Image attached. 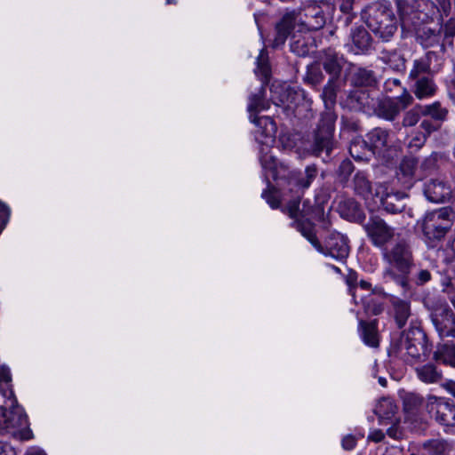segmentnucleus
Masks as SVG:
<instances>
[{"mask_svg": "<svg viewBox=\"0 0 455 455\" xmlns=\"http://www.w3.org/2000/svg\"><path fill=\"white\" fill-rule=\"evenodd\" d=\"M353 185L355 193L363 199H368L371 195V183L365 172H357L354 177Z\"/></svg>", "mask_w": 455, "mask_h": 455, "instance_id": "obj_28", "label": "nucleus"}, {"mask_svg": "<svg viewBox=\"0 0 455 455\" xmlns=\"http://www.w3.org/2000/svg\"><path fill=\"white\" fill-rule=\"evenodd\" d=\"M323 68L330 75L329 79L339 80L342 66L336 54L327 55L323 60Z\"/></svg>", "mask_w": 455, "mask_h": 455, "instance_id": "obj_33", "label": "nucleus"}, {"mask_svg": "<svg viewBox=\"0 0 455 455\" xmlns=\"http://www.w3.org/2000/svg\"><path fill=\"white\" fill-rule=\"evenodd\" d=\"M351 39V51L355 54H366L372 47V37L363 27H358L352 31Z\"/></svg>", "mask_w": 455, "mask_h": 455, "instance_id": "obj_18", "label": "nucleus"}, {"mask_svg": "<svg viewBox=\"0 0 455 455\" xmlns=\"http://www.w3.org/2000/svg\"><path fill=\"white\" fill-rule=\"evenodd\" d=\"M420 227L426 242L435 247L452 227V211L443 207L427 212Z\"/></svg>", "mask_w": 455, "mask_h": 455, "instance_id": "obj_6", "label": "nucleus"}, {"mask_svg": "<svg viewBox=\"0 0 455 455\" xmlns=\"http://www.w3.org/2000/svg\"><path fill=\"white\" fill-rule=\"evenodd\" d=\"M381 54V60L386 64L389 65L393 69L403 70L405 68L404 59L395 51H383Z\"/></svg>", "mask_w": 455, "mask_h": 455, "instance_id": "obj_37", "label": "nucleus"}, {"mask_svg": "<svg viewBox=\"0 0 455 455\" xmlns=\"http://www.w3.org/2000/svg\"><path fill=\"white\" fill-rule=\"evenodd\" d=\"M392 307V315L398 328H403L410 317H411L410 302L395 296L389 299Z\"/></svg>", "mask_w": 455, "mask_h": 455, "instance_id": "obj_20", "label": "nucleus"}, {"mask_svg": "<svg viewBox=\"0 0 455 455\" xmlns=\"http://www.w3.org/2000/svg\"><path fill=\"white\" fill-rule=\"evenodd\" d=\"M343 205L348 207L350 210L355 212L358 209L357 203L353 199H347L343 202Z\"/></svg>", "mask_w": 455, "mask_h": 455, "instance_id": "obj_62", "label": "nucleus"}, {"mask_svg": "<svg viewBox=\"0 0 455 455\" xmlns=\"http://www.w3.org/2000/svg\"><path fill=\"white\" fill-rule=\"evenodd\" d=\"M443 291L444 292H448L449 293L451 291V290H452V284H451L450 279L444 280L443 282Z\"/></svg>", "mask_w": 455, "mask_h": 455, "instance_id": "obj_63", "label": "nucleus"}, {"mask_svg": "<svg viewBox=\"0 0 455 455\" xmlns=\"http://www.w3.org/2000/svg\"><path fill=\"white\" fill-rule=\"evenodd\" d=\"M25 455H46V453L39 449H31L28 451Z\"/></svg>", "mask_w": 455, "mask_h": 455, "instance_id": "obj_64", "label": "nucleus"}, {"mask_svg": "<svg viewBox=\"0 0 455 455\" xmlns=\"http://www.w3.org/2000/svg\"><path fill=\"white\" fill-rule=\"evenodd\" d=\"M434 359L436 362L455 367V343L438 344L436 351L434 353Z\"/></svg>", "mask_w": 455, "mask_h": 455, "instance_id": "obj_24", "label": "nucleus"}, {"mask_svg": "<svg viewBox=\"0 0 455 455\" xmlns=\"http://www.w3.org/2000/svg\"><path fill=\"white\" fill-rule=\"evenodd\" d=\"M412 101L413 98L407 90H403V94L395 97L383 96L379 93L376 103V109L373 111L372 116L386 121L394 122Z\"/></svg>", "mask_w": 455, "mask_h": 455, "instance_id": "obj_7", "label": "nucleus"}, {"mask_svg": "<svg viewBox=\"0 0 455 455\" xmlns=\"http://www.w3.org/2000/svg\"><path fill=\"white\" fill-rule=\"evenodd\" d=\"M262 83L257 92L252 93L249 98L248 111L251 121L259 127H265L264 132L267 136L273 137L275 132V124L268 116H257L259 111L268 108L269 103L265 99L266 89Z\"/></svg>", "mask_w": 455, "mask_h": 455, "instance_id": "obj_9", "label": "nucleus"}, {"mask_svg": "<svg viewBox=\"0 0 455 455\" xmlns=\"http://www.w3.org/2000/svg\"><path fill=\"white\" fill-rule=\"evenodd\" d=\"M347 284L349 286V291L354 296L353 289L355 288L357 283V274L355 272L350 271L349 274L346 277Z\"/></svg>", "mask_w": 455, "mask_h": 455, "instance_id": "obj_56", "label": "nucleus"}, {"mask_svg": "<svg viewBox=\"0 0 455 455\" xmlns=\"http://www.w3.org/2000/svg\"><path fill=\"white\" fill-rule=\"evenodd\" d=\"M420 127L424 130L423 135H427L428 137L430 133L434 131H436L439 127V125H435L431 121L428 120H423L420 124Z\"/></svg>", "mask_w": 455, "mask_h": 455, "instance_id": "obj_54", "label": "nucleus"}, {"mask_svg": "<svg viewBox=\"0 0 455 455\" xmlns=\"http://www.w3.org/2000/svg\"><path fill=\"white\" fill-rule=\"evenodd\" d=\"M385 438V434L380 429H374L371 431L369 434L367 439L368 441L373 442V443H380Z\"/></svg>", "mask_w": 455, "mask_h": 455, "instance_id": "obj_55", "label": "nucleus"}, {"mask_svg": "<svg viewBox=\"0 0 455 455\" xmlns=\"http://www.w3.org/2000/svg\"><path fill=\"white\" fill-rule=\"evenodd\" d=\"M427 411L440 426L446 428L455 427V403L453 401L430 396L427 403Z\"/></svg>", "mask_w": 455, "mask_h": 455, "instance_id": "obj_10", "label": "nucleus"}, {"mask_svg": "<svg viewBox=\"0 0 455 455\" xmlns=\"http://www.w3.org/2000/svg\"><path fill=\"white\" fill-rule=\"evenodd\" d=\"M392 349L395 356L409 363L427 358L431 352L426 333L418 321L413 319L410 322V328L402 333Z\"/></svg>", "mask_w": 455, "mask_h": 455, "instance_id": "obj_3", "label": "nucleus"}, {"mask_svg": "<svg viewBox=\"0 0 455 455\" xmlns=\"http://www.w3.org/2000/svg\"><path fill=\"white\" fill-rule=\"evenodd\" d=\"M403 90H407L402 85L399 78H387L383 84V92L386 94H403Z\"/></svg>", "mask_w": 455, "mask_h": 455, "instance_id": "obj_43", "label": "nucleus"}, {"mask_svg": "<svg viewBox=\"0 0 455 455\" xmlns=\"http://www.w3.org/2000/svg\"><path fill=\"white\" fill-rule=\"evenodd\" d=\"M337 115L334 111H323L313 132L312 140L306 150L310 155L320 157L324 154L323 162H328L335 147L334 129Z\"/></svg>", "mask_w": 455, "mask_h": 455, "instance_id": "obj_5", "label": "nucleus"}, {"mask_svg": "<svg viewBox=\"0 0 455 455\" xmlns=\"http://www.w3.org/2000/svg\"><path fill=\"white\" fill-rule=\"evenodd\" d=\"M431 275L428 270L422 269L418 274V281L419 284H423L430 280Z\"/></svg>", "mask_w": 455, "mask_h": 455, "instance_id": "obj_58", "label": "nucleus"}, {"mask_svg": "<svg viewBox=\"0 0 455 455\" xmlns=\"http://www.w3.org/2000/svg\"><path fill=\"white\" fill-rule=\"evenodd\" d=\"M398 423L391 424L392 426L387 430V434L388 436L397 439L400 435V432L398 431V428L396 427Z\"/></svg>", "mask_w": 455, "mask_h": 455, "instance_id": "obj_60", "label": "nucleus"}, {"mask_svg": "<svg viewBox=\"0 0 455 455\" xmlns=\"http://www.w3.org/2000/svg\"><path fill=\"white\" fill-rule=\"evenodd\" d=\"M255 73L261 76V80L263 84H267L268 82V78L270 76V66L268 63V57L267 52L262 49L257 58V67L255 69Z\"/></svg>", "mask_w": 455, "mask_h": 455, "instance_id": "obj_36", "label": "nucleus"}, {"mask_svg": "<svg viewBox=\"0 0 455 455\" xmlns=\"http://www.w3.org/2000/svg\"><path fill=\"white\" fill-rule=\"evenodd\" d=\"M363 228L371 243L381 250L395 237V228L379 216H371Z\"/></svg>", "mask_w": 455, "mask_h": 455, "instance_id": "obj_12", "label": "nucleus"}, {"mask_svg": "<svg viewBox=\"0 0 455 455\" xmlns=\"http://www.w3.org/2000/svg\"><path fill=\"white\" fill-rule=\"evenodd\" d=\"M299 200L294 199L288 203L283 212L287 213L290 218L297 219L299 215Z\"/></svg>", "mask_w": 455, "mask_h": 455, "instance_id": "obj_49", "label": "nucleus"}, {"mask_svg": "<svg viewBox=\"0 0 455 455\" xmlns=\"http://www.w3.org/2000/svg\"><path fill=\"white\" fill-rule=\"evenodd\" d=\"M301 97V93L299 92H296L293 89H286L283 93L281 95L280 102L282 104L286 105V108H292V105L296 104L297 100Z\"/></svg>", "mask_w": 455, "mask_h": 455, "instance_id": "obj_46", "label": "nucleus"}, {"mask_svg": "<svg viewBox=\"0 0 455 455\" xmlns=\"http://www.w3.org/2000/svg\"><path fill=\"white\" fill-rule=\"evenodd\" d=\"M383 261L387 267L383 270L386 283L394 282L405 292L408 290V275L413 266V254L409 243L399 239L395 244L381 250Z\"/></svg>", "mask_w": 455, "mask_h": 455, "instance_id": "obj_2", "label": "nucleus"}, {"mask_svg": "<svg viewBox=\"0 0 455 455\" xmlns=\"http://www.w3.org/2000/svg\"><path fill=\"white\" fill-rule=\"evenodd\" d=\"M326 19L322 7L316 3L305 6L302 10L287 11L275 25L274 47L284 44L291 30L298 26L299 32L313 31L322 28Z\"/></svg>", "mask_w": 455, "mask_h": 455, "instance_id": "obj_1", "label": "nucleus"}, {"mask_svg": "<svg viewBox=\"0 0 455 455\" xmlns=\"http://www.w3.org/2000/svg\"><path fill=\"white\" fill-rule=\"evenodd\" d=\"M340 89V81L338 79H329L322 90L320 97L323 101L325 111H333L336 104L338 92Z\"/></svg>", "mask_w": 455, "mask_h": 455, "instance_id": "obj_22", "label": "nucleus"}, {"mask_svg": "<svg viewBox=\"0 0 455 455\" xmlns=\"http://www.w3.org/2000/svg\"><path fill=\"white\" fill-rule=\"evenodd\" d=\"M318 251L339 261H344L349 254L348 240L339 232H331L322 244V250Z\"/></svg>", "mask_w": 455, "mask_h": 455, "instance_id": "obj_14", "label": "nucleus"}, {"mask_svg": "<svg viewBox=\"0 0 455 455\" xmlns=\"http://www.w3.org/2000/svg\"><path fill=\"white\" fill-rule=\"evenodd\" d=\"M427 138V135H423L422 133L416 135L409 142V148H420L425 144Z\"/></svg>", "mask_w": 455, "mask_h": 455, "instance_id": "obj_52", "label": "nucleus"}, {"mask_svg": "<svg viewBox=\"0 0 455 455\" xmlns=\"http://www.w3.org/2000/svg\"><path fill=\"white\" fill-rule=\"evenodd\" d=\"M422 449L427 455H446L451 451V444L444 439H431L422 443Z\"/></svg>", "mask_w": 455, "mask_h": 455, "instance_id": "obj_29", "label": "nucleus"}, {"mask_svg": "<svg viewBox=\"0 0 455 455\" xmlns=\"http://www.w3.org/2000/svg\"><path fill=\"white\" fill-rule=\"evenodd\" d=\"M423 192L428 201L440 204L451 198L452 188L443 180L431 179L424 184Z\"/></svg>", "mask_w": 455, "mask_h": 455, "instance_id": "obj_15", "label": "nucleus"}, {"mask_svg": "<svg viewBox=\"0 0 455 455\" xmlns=\"http://www.w3.org/2000/svg\"><path fill=\"white\" fill-rule=\"evenodd\" d=\"M340 11L345 13H349V12L352 10V4L354 0H340Z\"/></svg>", "mask_w": 455, "mask_h": 455, "instance_id": "obj_59", "label": "nucleus"}, {"mask_svg": "<svg viewBox=\"0 0 455 455\" xmlns=\"http://www.w3.org/2000/svg\"><path fill=\"white\" fill-rule=\"evenodd\" d=\"M418 378L425 383H437L442 379V372L432 363L416 368Z\"/></svg>", "mask_w": 455, "mask_h": 455, "instance_id": "obj_30", "label": "nucleus"}, {"mask_svg": "<svg viewBox=\"0 0 455 455\" xmlns=\"http://www.w3.org/2000/svg\"><path fill=\"white\" fill-rule=\"evenodd\" d=\"M363 18L371 32L383 42L390 41L397 31L398 20L389 1L370 4L363 10Z\"/></svg>", "mask_w": 455, "mask_h": 455, "instance_id": "obj_4", "label": "nucleus"}, {"mask_svg": "<svg viewBox=\"0 0 455 455\" xmlns=\"http://www.w3.org/2000/svg\"><path fill=\"white\" fill-rule=\"evenodd\" d=\"M430 318L440 339L455 338V314L447 304L435 305Z\"/></svg>", "mask_w": 455, "mask_h": 455, "instance_id": "obj_11", "label": "nucleus"}, {"mask_svg": "<svg viewBox=\"0 0 455 455\" xmlns=\"http://www.w3.org/2000/svg\"><path fill=\"white\" fill-rule=\"evenodd\" d=\"M379 93L378 89L356 88L348 92L343 105L352 111L372 116Z\"/></svg>", "mask_w": 455, "mask_h": 455, "instance_id": "obj_8", "label": "nucleus"}, {"mask_svg": "<svg viewBox=\"0 0 455 455\" xmlns=\"http://www.w3.org/2000/svg\"><path fill=\"white\" fill-rule=\"evenodd\" d=\"M374 413L382 425L399 423V419L396 417L397 406L391 398L379 399L374 409Z\"/></svg>", "mask_w": 455, "mask_h": 455, "instance_id": "obj_16", "label": "nucleus"}, {"mask_svg": "<svg viewBox=\"0 0 455 455\" xmlns=\"http://www.w3.org/2000/svg\"><path fill=\"white\" fill-rule=\"evenodd\" d=\"M355 171V166L349 159H344L339 165L336 175L338 180L342 184H347L349 180L350 175Z\"/></svg>", "mask_w": 455, "mask_h": 455, "instance_id": "obj_39", "label": "nucleus"}, {"mask_svg": "<svg viewBox=\"0 0 455 455\" xmlns=\"http://www.w3.org/2000/svg\"><path fill=\"white\" fill-rule=\"evenodd\" d=\"M430 66L427 60H415L413 62V68L410 71L409 77L417 81L418 78H420L422 76H428Z\"/></svg>", "mask_w": 455, "mask_h": 455, "instance_id": "obj_38", "label": "nucleus"}, {"mask_svg": "<svg viewBox=\"0 0 455 455\" xmlns=\"http://www.w3.org/2000/svg\"><path fill=\"white\" fill-rule=\"evenodd\" d=\"M359 331L362 339L367 346L371 347H379V339L376 320L369 323L361 320L359 322Z\"/></svg>", "mask_w": 455, "mask_h": 455, "instance_id": "obj_23", "label": "nucleus"}, {"mask_svg": "<svg viewBox=\"0 0 455 455\" xmlns=\"http://www.w3.org/2000/svg\"><path fill=\"white\" fill-rule=\"evenodd\" d=\"M420 115V106L418 105L405 113L403 119V125L405 127L415 125L419 122Z\"/></svg>", "mask_w": 455, "mask_h": 455, "instance_id": "obj_47", "label": "nucleus"}, {"mask_svg": "<svg viewBox=\"0 0 455 455\" xmlns=\"http://www.w3.org/2000/svg\"><path fill=\"white\" fill-rule=\"evenodd\" d=\"M273 160L274 157L272 156H267V154L260 156V163L263 168H271Z\"/></svg>", "mask_w": 455, "mask_h": 455, "instance_id": "obj_61", "label": "nucleus"}, {"mask_svg": "<svg viewBox=\"0 0 455 455\" xmlns=\"http://www.w3.org/2000/svg\"><path fill=\"white\" fill-rule=\"evenodd\" d=\"M350 156L357 161H368L373 155L372 149L369 148L367 141L363 139L354 140L349 146Z\"/></svg>", "mask_w": 455, "mask_h": 455, "instance_id": "obj_27", "label": "nucleus"}, {"mask_svg": "<svg viewBox=\"0 0 455 455\" xmlns=\"http://www.w3.org/2000/svg\"><path fill=\"white\" fill-rule=\"evenodd\" d=\"M291 50L298 56H306L309 53V45L305 37L293 34L291 38Z\"/></svg>", "mask_w": 455, "mask_h": 455, "instance_id": "obj_40", "label": "nucleus"}, {"mask_svg": "<svg viewBox=\"0 0 455 455\" xmlns=\"http://www.w3.org/2000/svg\"><path fill=\"white\" fill-rule=\"evenodd\" d=\"M388 138V131L380 127L374 128L367 134V143L373 155L376 149H381L387 145Z\"/></svg>", "mask_w": 455, "mask_h": 455, "instance_id": "obj_26", "label": "nucleus"}, {"mask_svg": "<svg viewBox=\"0 0 455 455\" xmlns=\"http://www.w3.org/2000/svg\"><path fill=\"white\" fill-rule=\"evenodd\" d=\"M323 80L324 75L319 66L313 65L307 68L305 76L306 83L315 87L321 84L323 82Z\"/></svg>", "mask_w": 455, "mask_h": 455, "instance_id": "obj_41", "label": "nucleus"}, {"mask_svg": "<svg viewBox=\"0 0 455 455\" xmlns=\"http://www.w3.org/2000/svg\"><path fill=\"white\" fill-rule=\"evenodd\" d=\"M5 404L0 407L4 424L7 429H22L28 427V418L23 409L17 404L12 390H9Z\"/></svg>", "mask_w": 455, "mask_h": 455, "instance_id": "obj_13", "label": "nucleus"}, {"mask_svg": "<svg viewBox=\"0 0 455 455\" xmlns=\"http://www.w3.org/2000/svg\"><path fill=\"white\" fill-rule=\"evenodd\" d=\"M364 311L372 315H378L383 311V306L376 302L372 298L363 301Z\"/></svg>", "mask_w": 455, "mask_h": 455, "instance_id": "obj_48", "label": "nucleus"}, {"mask_svg": "<svg viewBox=\"0 0 455 455\" xmlns=\"http://www.w3.org/2000/svg\"><path fill=\"white\" fill-rule=\"evenodd\" d=\"M341 444L343 449H345L346 451H351L356 445V439L354 435H347L345 437H343Z\"/></svg>", "mask_w": 455, "mask_h": 455, "instance_id": "obj_53", "label": "nucleus"}, {"mask_svg": "<svg viewBox=\"0 0 455 455\" xmlns=\"http://www.w3.org/2000/svg\"><path fill=\"white\" fill-rule=\"evenodd\" d=\"M318 174V169L315 164L307 165L305 169L304 174H300L295 179V185L299 189L304 190L310 187Z\"/></svg>", "mask_w": 455, "mask_h": 455, "instance_id": "obj_32", "label": "nucleus"}, {"mask_svg": "<svg viewBox=\"0 0 455 455\" xmlns=\"http://www.w3.org/2000/svg\"><path fill=\"white\" fill-rule=\"evenodd\" d=\"M455 36V16L447 20L443 28V36L445 39L452 38Z\"/></svg>", "mask_w": 455, "mask_h": 455, "instance_id": "obj_50", "label": "nucleus"}, {"mask_svg": "<svg viewBox=\"0 0 455 455\" xmlns=\"http://www.w3.org/2000/svg\"><path fill=\"white\" fill-rule=\"evenodd\" d=\"M418 161L414 157H405L400 164V172L405 177H412L416 172Z\"/></svg>", "mask_w": 455, "mask_h": 455, "instance_id": "obj_45", "label": "nucleus"}, {"mask_svg": "<svg viewBox=\"0 0 455 455\" xmlns=\"http://www.w3.org/2000/svg\"><path fill=\"white\" fill-rule=\"evenodd\" d=\"M11 381L10 370L4 365L0 366V392L4 397L9 396V390H12Z\"/></svg>", "mask_w": 455, "mask_h": 455, "instance_id": "obj_44", "label": "nucleus"}, {"mask_svg": "<svg viewBox=\"0 0 455 455\" xmlns=\"http://www.w3.org/2000/svg\"><path fill=\"white\" fill-rule=\"evenodd\" d=\"M293 224L296 226V228L302 234V235L306 237L317 251L322 250V243L317 239L314 231V228L310 222L295 220Z\"/></svg>", "mask_w": 455, "mask_h": 455, "instance_id": "obj_31", "label": "nucleus"}, {"mask_svg": "<svg viewBox=\"0 0 455 455\" xmlns=\"http://www.w3.org/2000/svg\"><path fill=\"white\" fill-rule=\"evenodd\" d=\"M351 84L356 88L378 89L379 80L373 70L357 67L352 73Z\"/></svg>", "mask_w": 455, "mask_h": 455, "instance_id": "obj_17", "label": "nucleus"}, {"mask_svg": "<svg viewBox=\"0 0 455 455\" xmlns=\"http://www.w3.org/2000/svg\"><path fill=\"white\" fill-rule=\"evenodd\" d=\"M443 162V155L435 152L424 159L420 164V171L425 175L432 174L439 170Z\"/></svg>", "mask_w": 455, "mask_h": 455, "instance_id": "obj_35", "label": "nucleus"}, {"mask_svg": "<svg viewBox=\"0 0 455 455\" xmlns=\"http://www.w3.org/2000/svg\"><path fill=\"white\" fill-rule=\"evenodd\" d=\"M414 94L419 99L429 98L436 92V85L429 76H422L415 81Z\"/></svg>", "mask_w": 455, "mask_h": 455, "instance_id": "obj_25", "label": "nucleus"}, {"mask_svg": "<svg viewBox=\"0 0 455 455\" xmlns=\"http://www.w3.org/2000/svg\"><path fill=\"white\" fill-rule=\"evenodd\" d=\"M262 197L266 199L267 203L271 206V208L275 209L280 205V200L274 191H264L262 193Z\"/></svg>", "mask_w": 455, "mask_h": 455, "instance_id": "obj_51", "label": "nucleus"}, {"mask_svg": "<svg viewBox=\"0 0 455 455\" xmlns=\"http://www.w3.org/2000/svg\"><path fill=\"white\" fill-rule=\"evenodd\" d=\"M424 402L421 395L416 393H408L403 397V407L408 412H413L419 409Z\"/></svg>", "mask_w": 455, "mask_h": 455, "instance_id": "obj_42", "label": "nucleus"}, {"mask_svg": "<svg viewBox=\"0 0 455 455\" xmlns=\"http://www.w3.org/2000/svg\"><path fill=\"white\" fill-rule=\"evenodd\" d=\"M447 251L451 255V259H455V233L451 236L447 243Z\"/></svg>", "mask_w": 455, "mask_h": 455, "instance_id": "obj_57", "label": "nucleus"}, {"mask_svg": "<svg viewBox=\"0 0 455 455\" xmlns=\"http://www.w3.org/2000/svg\"><path fill=\"white\" fill-rule=\"evenodd\" d=\"M443 26L436 25L434 28L424 26L417 31V40L425 47H434L442 44Z\"/></svg>", "mask_w": 455, "mask_h": 455, "instance_id": "obj_19", "label": "nucleus"}, {"mask_svg": "<svg viewBox=\"0 0 455 455\" xmlns=\"http://www.w3.org/2000/svg\"><path fill=\"white\" fill-rule=\"evenodd\" d=\"M421 115L429 116L435 121L443 122L446 119L448 110L442 108L440 102L435 101L433 104L420 106Z\"/></svg>", "mask_w": 455, "mask_h": 455, "instance_id": "obj_34", "label": "nucleus"}, {"mask_svg": "<svg viewBox=\"0 0 455 455\" xmlns=\"http://www.w3.org/2000/svg\"><path fill=\"white\" fill-rule=\"evenodd\" d=\"M406 198V194L403 192H387L381 196L380 203L387 212L395 214L402 212L405 209Z\"/></svg>", "mask_w": 455, "mask_h": 455, "instance_id": "obj_21", "label": "nucleus"}]
</instances>
